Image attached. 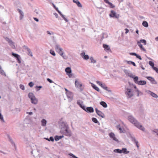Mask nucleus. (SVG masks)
<instances>
[{
	"label": "nucleus",
	"mask_w": 158,
	"mask_h": 158,
	"mask_svg": "<svg viewBox=\"0 0 158 158\" xmlns=\"http://www.w3.org/2000/svg\"><path fill=\"white\" fill-rule=\"evenodd\" d=\"M128 119L131 123L134 124L137 127L143 131H144L145 129L143 127L140 125V123L133 116H129L128 117Z\"/></svg>",
	"instance_id": "nucleus-1"
},
{
	"label": "nucleus",
	"mask_w": 158,
	"mask_h": 158,
	"mask_svg": "<svg viewBox=\"0 0 158 158\" xmlns=\"http://www.w3.org/2000/svg\"><path fill=\"white\" fill-rule=\"evenodd\" d=\"M142 43H143V45H146L147 44L146 40H145L142 39L140 40L139 41H138L137 42V44L139 46L140 49L143 51L145 52L146 51V50L143 46Z\"/></svg>",
	"instance_id": "nucleus-2"
},
{
	"label": "nucleus",
	"mask_w": 158,
	"mask_h": 158,
	"mask_svg": "<svg viewBox=\"0 0 158 158\" xmlns=\"http://www.w3.org/2000/svg\"><path fill=\"white\" fill-rule=\"evenodd\" d=\"M28 97L31 99L32 103L34 104H36L37 103L38 100L32 93H30L28 94Z\"/></svg>",
	"instance_id": "nucleus-3"
},
{
	"label": "nucleus",
	"mask_w": 158,
	"mask_h": 158,
	"mask_svg": "<svg viewBox=\"0 0 158 158\" xmlns=\"http://www.w3.org/2000/svg\"><path fill=\"white\" fill-rule=\"evenodd\" d=\"M55 50L56 51L58 52L61 56L63 57V52L62 51V49L58 45H56V46Z\"/></svg>",
	"instance_id": "nucleus-4"
},
{
	"label": "nucleus",
	"mask_w": 158,
	"mask_h": 158,
	"mask_svg": "<svg viewBox=\"0 0 158 158\" xmlns=\"http://www.w3.org/2000/svg\"><path fill=\"white\" fill-rule=\"evenodd\" d=\"M125 94L129 98H131L133 95V94L131 92V89H126Z\"/></svg>",
	"instance_id": "nucleus-5"
},
{
	"label": "nucleus",
	"mask_w": 158,
	"mask_h": 158,
	"mask_svg": "<svg viewBox=\"0 0 158 158\" xmlns=\"http://www.w3.org/2000/svg\"><path fill=\"white\" fill-rule=\"evenodd\" d=\"M110 16L111 17L118 19L119 17V15L117 14L114 11L112 10L111 11L110 14Z\"/></svg>",
	"instance_id": "nucleus-6"
},
{
	"label": "nucleus",
	"mask_w": 158,
	"mask_h": 158,
	"mask_svg": "<svg viewBox=\"0 0 158 158\" xmlns=\"http://www.w3.org/2000/svg\"><path fill=\"white\" fill-rule=\"evenodd\" d=\"M65 71L66 74L68 75L69 77H71L73 76V74L71 73L72 71L70 67H67L65 69Z\"/></svg>",
	"instance_id": "nucleus-7"
},
{
	"label": "nucleus",
	"mask_w": 158,
	"mask_h": 158,
	"mask_svg": "<svg viewBox=\"0 0 158 158\" xmlns=\"http://www.w3.org/2000/svg\"><path fill=\"white\" fill-rule=\"evenodd\" d=\"M67 98L69 100L72 101L73 99V94L72 92L69 91L66 94Z\"/></svg>",
	"instance_id": "nucleus-8"
},
{
	"label": "nucleus",
	"mask_w": 158,
	"mask_h": 158,
	"mask_svg": "<svg viewBox=\"0 0 158 158\" xmlns=\"http://www.w3.org/2000/svg\"><path fill=\"white\" fill-rule=\"evenodd\" d=\"M109 135L110 137L113 139L114 141H115L116 142H118V140L115 137V135L112 132L110 133L109 134Z\"/></svg>",
	"instance_id": "nucleus-9"
},
{
	"label": "nucleus",
	"mask_w": 158,
	"mask_h": 158,
	"mask_svg": "<svg viewBox=\"0 0 158 158\" xmlns=\"http://www.w3.org/2000/svg\"><path fill=\"white\" fill-rule=\"evenodd\" d=\"M12 55L15 57L16 58L18 63H21L20 57V56L18 54L15 53L13 52L12 53Z\"/></svg>",
	"instance_id": "nucleus-10"
},
{
	"label": "nucleus",
	"mask_w": 158,
	"mask_h": 158,
	"mask_svg": "<svg viewBox=\"0 0 158 158\" xmlns=\"http://www.w3.org/2000/svg\"><path fill=\"white\" fill-rule=\"evenodd\" d=\"M75 85L78 88H80L81 89H82V84L80 83L77 80H76L75 82Z\"/></svg>",
	"instance_id": "nucleus-11"
},
{
	"label": "nucleus",
	"mask_w": 158,
	"mask_h": 158,
	"mask_svg": "<svg viewBox=\"0 0 158 158\" xmlns=\"http://www.w3.org/2000/svg\"><path fill=\"white\" fill-rule=\"evenodd\" d=\"M96 112L97 114L99 116L103 118L104 116V114L102 113L101 111L98 110L97 108H96L95 109Z\"/></svg>",
	"instance_id": "nucleus-12"
},
{
	"label": "nucleus",
	"mask_w": 158,
	"mask_h": 158,
	"mask_svg": "<svg viewBox=\"0 0 158 158\" xmlns=\"http://www.w3.org/2000/svg\"><path fill=\"white\" fill-rule=\"evenodd\" d=\"M146 78L148 79L152 83L154 84H156L157 83V82L152 77H147Z\"/></svg>",
	"instance_id": "nucleus-13"
},
{
	"label": "nucleus",
	"mask_w": 158,
	"mask_h": 158,
	"mask_svg": "<svg viewBox=\"0 0 158 158\" xmlns=\"http://www.w3.org/2000/svg\"><path fill=\"white\" fill-rule=\"evenodd\" d=\"M103 47L104 48L105 51L107 52H111V50L110 49V48L108 45L106 44H103Z\"/></svg>",
	"instance_id": "nucleus-14"
},
{
	"label": "nucleus",
	"mask_w": 158,
	"mask_h": 158,
	"mask_svg": "<svg viewBox=\"0 0 158 158\" xmlns=\"http://www.w3.org/2000/svg\"><path fill=\"white\" fill-rule=\"evenodd\" d=\"M82 108L83 109H84L85 111H86L87 112H89L90 113H92V112H94V110L93 108L92 107H87L86 108V110L83 107H82Z\"/></svg>",
	"instance_id": "nucleus-15"
},
{
	"label": "nucleus",
	"mask_w": 158,
	"mask_h": 158,
	"mask_svg": "<svg viewBox=\"0 0 158 158\" xmlns=\"http://www.w3.org/2000/svg\"><path fill=\"white\" fill-rule=\"evenodd\" d=\"M25 47V48L26 49L27 51L28 52V54L31 56H32V52H31V50L30 49H29L28 48H27V46H24Z\"/></svg>",
	"instance_id": "nucleus-16"
},
{
	"label": "nucleus",
	"mask_w": 158,
	"mask_h": 158,
	"mask_svg": "<svg viewBox=\"0 0 158 158\" xmlns=\"http://www.w3.org/2000/svg\"><path fill=\"white\" fill-rule=\"evenodd\" d=\"M137 84L140 85H143L146 84V82L145 81H139Z\"/></svg>",
	"instance_id": "nucleus-17"
},
{
	"label": "nucleus",
	"mask_w": 158,
	"mask_h": 158,
	"mask_svg": "<svg viewBox=\"0 0 158 158\" xmlns=\"http://www.w3.org/2000/svg\"><path fill=\"white\" fill-rule=\"evenodd\" d=\"M73 2L76 3L78 7H82V5L81 4L80 2L78 0H73Z\"/></svg>",
	"instance_id": "nucleus-18"
},
{
	"label": "nucleus",
	"mask_w": 158,
	"mask_h": 158,
	"mask_svg": "<svg viewBox=\"0 0 158 158\" xmlns=\"http://www.w3.org/2000/svg\"><path fill=\"white\" fill-rule=\"evenodd\" d=\"M104 1L105 2L110 5L111 8H114V6L111 2H109L108 0H104Z\"/></svg>",
	"instance_id": "nucleus-19"
},
{
	"label": "nucleus",
	"mask_w": 158,
	"mask_h": 158,
	"mask_svg": "<svg viewBox=\"0 0 158 158\" xmlns=\"http://www.w3.org/2000/svg\"><path fill=\"white\" fill-rule=\"evenodd\" d=\"M149 94L154 98L158 97V96L157 95V94L152 92L149 91Z\"/></svg>",
	"instance_id": "nucleus-20"
},
{
	"label": "nucleus",
	"mask_w": 158,
	"mask_h": 158,
	"mask_svg": "<svg viewBox=\"0 0 158 158\" xmlns=\"http://www.w3.org/2000/svg\"><path fill=\"white\" fill-rule=\"evenodd\" d=\"M92 86L94 89L96 90L98 92L99 91V89L98 87L96 86L95 85L92 84Z\"/></svg>",
	"instance_id": "nucleus-21"
},
{
	"label": "nucleus",
	"mask_w": 158,
	"mask_h": 158,
	"mask_svg": "<svg viewBox=\"0 0 158 158\" xmlns=\"http://www.w3.org/2000/svg\"><path fill=\"white\" fill-rule=\"evenodd\" d=\"M100 104L103 107L106 108L107 107V105L106 103L103 101L101 102L100 103Z\"/></svg>",
	"instance_id": "nucleus-22"
},
{
	"label": "nucleus",
	"mask_w": 158,
	"mask_h": 158,
	"mask_svg": "<svg viewBox=\"0 0 158 158\" xmlns=\"http://www.w3.org/2000/svg\"><path fill=\"white\" fill-rule=\"evenodd\" d=\"M8 42L9 44L12 47V48H15V46L14 45V43L11 40H9Z\"/></svg>",
	"instance_id": "nucleus-23"
},
{
	"label": "nucleus",
	"mask_w": 158,
	"mask_h": 158,
	"mask_svg": "<svg viewBox=\"0 0 158 158\" xmlns=\"http://www.w3.org/2000/svg\"><path fill=\"white\" fill-rule=\"evenodd\" d=\"M122 151V153H124L125 154H127L129 153L128 151H127V149L126 148H123L122 150H121Z\"/></svg>",
	"instance_id": "nucleus-24"
},
{
	"label": "nucleus",
	"mask_w": 158,
	"mask_h": 158,
	"mask_svg": "<svg viewBox=\"0 0 158 158\" xmlns=\"http://www.w3.org/2000/svg\"><path fill=\"white\" fill-rule=\"evenodd\" d=\"M42 125L43 126H45L46 125V121L45 119H43L41 121Z\"/></svg>",
	"instance_id": "nucleus-25"
},
{
	"label": "nucleus",
	"mask_w": 158,
	"mask_h": 158,
	"mask_svg": "<svg viewBox=\"0 0 158 158\" xmlns=\"http://www.w3.org/2000/svg\"><path fill=\"white\" fill-rule=\"evenodd\" d=\"M65 134L66 135L68 136H70L71 135L70 132L68 131L67 129H66L65 130Z\"/></svg>",
	"instance_id": "nucleus-26"
},
{
	"label": "nucleus",
	"mask_w": 158,
	"mask_h": 158,
	"mask_svg": "<svg viewBox=\"0 0 158 158\" xmlns=\"http://www.w3.org/2000/svg\"><path fill=\"white\" fill-rule=\"evenodd\" d=\"M132 77L134 79V81L135 82V83L137 84V83H138V81H138V77L136 76V77Z\"/></svg>",
	"instance_id": "nucleus-27"
},
{
	"label": "nucleus",
	"mask_w": 158,
	"mask_h": 158,
	"mask_svg": "<svg viewBox=\"0 0 158 158\" xmlns=\"http://www.w3.org/2000/svg\"><path fill=\"white\" fill-rule=\"evenodd\" d=\"M18 10L20 14V18L22 19L23 16V12L19 9H18Z\"/></svg>",
	"instance_id": "nucleus-28"
},
{
	"label": "nucleus",
	"mask_w": 158,
	"mask_h": 158,
	"mask_svg": "<svg viewBox=\"0 0 158 158\" xmlns=\"http://www.w3.org/2000/svg\"><path fill=\"white\" fill-rule=\"evenodd\" d=\"M117 128L119 130V131H120V133L123 132V130L122 128H121L120 125H118V126H116Z\"/></svg>",
	"instance_id": "nucleus-29"
},
{
	"label": "nucleus",
	"mask_w": 158,
	"mask_h": 158,
	"mask_svg": "<svg viewBox=\"0 0 158 158\" xmlns=\"http://www.w3.org/2000/svg\"><path fill=\"white\" fill-rule=\"evenodd\" d=\"M62 136L56 135L55 136V139L56 141H57L62 138Z\"/></svg>",
	"instance_id": "nucleus-30"
},
{
	"label": "nucleus",
	"mask_w": 158,
	"mask_h": 158,
	"mask_svg": "<svg viewBox=\"0 0 158 158\" xmlns=\"http://www.w3.org/2000/svg\"><path fill=\"white\" fill-rule=\"evenodd\" d=\"M142 25L145 27H148V24L146 21H143L142 23Z\"/></svg>",
	"instance_id": "nucleus-31"
},
{
	"label": "nucleus",
	"mask_w": 158,
	"mask_h": 158,
	"mask_svg": "<svg viewBox=\"0 0 158 158\" xmlns=\"http://www.w3.org/2000/svg\"><path fill=\"white\" fill-rule=\"evenodd\" d=\"M0 73H1L2 75H4L5 76H6V74H5V73L4 71L2 69V68H1L0 69Z\"/></svg>",
	"instance_id": "nucleus-32"
},
{
	"label": "nucleus",
	"mask_w": 158,
	"mask_h": 158,
	"mask_svg": "<svg viewBox=\"0 0 158 158\" xmlns=\"http://www.w3.org/2000/svg\"><path fill=\"white\" fill-rule=\"evenodd\" d=\"M114 152H117L120 153H122V151H121V150H120L119 149H115L114 150Z\"/></svg>",
	"instance_id": "nucleus-33"
},
{
	"label": "nucleus",
	"mask_w": 158,
	"mask_h": 158,
	"mask_svg": "<svg viewBox=\"0 0 158 158\" xmlns=\"http://www.w3.org/2000/svg\"><path fill=\"white\" fill-rule=\"evenodd\" d=\"M92 120L93 122L96 123H97L98 122L97 119L95 118H92Z\"/></svg>",
	"instance_id": "nucleus-34"
},
{
	"label": "nucleus",
	"mask_w": 158,
	"mask_h": 158,
	"mask_svg": "<svg viewBox=\"0 0 158 158\" xmlns=\"http://www.w3.org/2000/svg\"><path fill=\"white\" fill-rule=\"evenodd\" d=\"M90 60L91 63H95L96 62V61L94 60L93 58L92 57H90Z\"/></svg>",
	"instance_id": "nucleus-35"
},
{
	"label": "nucleus",
	"mask_w": 158,
	"mask_h": 158,
	"mask_svg": "<svg viewBox=\"0 0 158 158\" xmlns=\"http://www.w3.org/2000/svg\"><path fill=\"white\" fill-rule=\"evenodd\" d=\"M149 64L150 66H152L153 69V67H154V63L152 61H149Z\"/></svg>",
	"instance_id": "nucleus-36"
},
{
	"label": "nucleus",
	"mask_w": 158,
	"mask_h": 158,
	"mask_svg": "<svg viewBox=\"0 0 158 158\" xmlns=\"http://www.w3.org/2000/svg\"><path fill=\"white\" fill-rule=\"evenodd\" d=\"M47 140L50 141V140L51 141H53L54 140V138L52 137H50L49 139L48 138H46V139Z\"/></svg>",
	"instance_id": "nucleus-37"
},
{
	"label": "nucleus",
	"mask_w": 158,
	"mask_h": 158,
	"mask_svg": "<svg viewBox=\"0 0 158 158\" xmlns=\"http://www.w3.org/2000/svg\"><path fill=\"white\" fill-rule=\"evenodd\" d=\"M84 59L88 60L89 59V56L87 55H85L83 58Z\"/></svg>",
	"instance_id": "nucleus-38"
},
{
	"label": "nucleus",
	"mask_w": 158,
	"mask_h": 158,
	"mask_svg": "<svg viewBox=\"0 0 158 158\" xmlns=\"http://www.w3.org/2000/svg\"><path fill=\"white\" fill-rule=\"evenodd\" d=\"M50 53L53 56H55L56 55L55 52L52 50H50Z\"/></svg>",
	"instance_id": "nucleus-39"
},
{
	"label": "nucleus",
	"mask_w": 158,
	"mask_h": 158,
	"mask_svg": "<svg viewBox=\"0 0 158 158\" xmlns=\"http://www.w3.org/2000/svg\"><path fill=\"white\" fill-rule=\"evenodd\" d=\"M100 86L105 89L107 90V88L106 87V85L105 84H102V85H101Z\"/></svg>",
	"instance_id": "nucleus-40"
},
{
	"label": "nucleus",
	"mask_w": 158,
	"mask_h": 158,
	"mask_svg": "<svg viewBox=\"0 0 158 158\" xmlns=\"http://www.w3.org/2000/svg\"><path fill=\"white\" fill-rule=\"evenodd\" d=\"M0 119H1V120L3 122H4V120L3 118V116L0 113Z\"/></svg>",
	"instance_id": "nucleus-41"
},
{
	"label": "nucleus",
	"mask_w": 158,
	"mask_h": 158,
	"mask_svg": "<svg viewBox=\"0 0 158 158\" xmlns=\"http://www.w3.org/2000/svg\"><path fill=\"white\" fill-rule=\"evenodd\" d=\"M128 62L129 63H129V64H132L134 66H136V64L134 62L131 61H129Z\"/></svg>",
	"instance_id": "nucleus-42"
},
{
	"label": "nucleus",
	"mask_w": 158,
	"mask_h": 158,
	"mask_svg": "<svg viewBox=\"0 0 158 158\" xmlns=\"http://www.w3.org/2000/svg\"><path fill=\"white\" fill-rule=\"evenodd\" d=\"M20 88L22 90H24L25 89L24 86L23 85H20Z\"/></svg>",
	"instance_id": "nucleus-43"
},
{
	"label": "nucleus",
	"mask_w": 158,
	"mask_h": 158,
	"mask_svg": "<svg viewBox=\"0 0 158 158\" xmlns=\"http://www.w3.org/2000/svg\"><path fill=\"white\" fill-rule=\"evenodd\" d=\"M153 69L155 70L157 73H158V68L155 67H153Z\"/></svg>",
	"instance_id": "nucleus-44"
},
{
	"label": "nucleus",
	"mask_w": 158,
	"mask_h": 158,
	"mask_svg": "<svg viewBox=\"0 0 158 158\" xmlns=\"http://www.w3.org/2000/svg\"><path fill=\"white\" fill-rule=\"evenodd\" d=\"M153 131L156 133L157 135H158V129H154Z\"/></svg>",
	"instance_id": "nucleus-45"
},
{
	"label": "nucleus",
	"mask_w": 158,
	"mask_h": 158,
	"mask_svg": "<svg viewBox=\"0 0 158 158\" xmlns=\"http://www.w3.org/2000/svg\"><path fill=\"white\" fill-rule=\"evenodd\" d=\"M134 141L137 147L138 148L139 147V146L138 145V142L135 139Z\"/></svg>",
	"instance_id": "nucleus-46"
},
{
	"label": "nucleus",
	"mask_w": 158,
	"mask_h": 158,
	"mask_svg": "<svg viewBox=\"0 0 158 158\" xmlns=\"http://www.w3.org/2000/svg\"><path fill=\"white\" fill-rule=\"evenodd\" d=\"M97 83L99 85L101 86V85H102V83L100 81H96Z\"/></svg>",
	"instance_id": "nucleus-47"
},
{
	"label": "nucleus",
	"mask_w": 158,
	"mask_h": 158,
	"mask_svg": "<svg viewBox=\"0 0 158 158\" xmlns=\"http://www.w3.org/2000/svg\"><path fill=\"white\" fill-rule=\"evenodd\" d=\"M29 85L31 87H32L34 85V84L32 82H30L29 83Z\"/></svg>",
	"instance_id": "nucleus-48"
},
{
	"label": "nucleus",
	"mask_w": 158,
	"mask_h": 158,
	"mask_svg": "<svg viewBox=\"0 0 158 158\" xmlns=\"http://www.w3.org/2000/svg\"><path fill=\"white\" fill-rule=\"evenodd\" d=\"M136 92H137L138 93V96L139 95V94H142L141 93V92H140L139 91V90H138V89H137L136 90Z\"/></svg>",
	"instance_id": "nucleus-49"
},
{
	"label": "nucleus",
	"mask_w": 158,
	"mask_h": 158,
	"mask_svg": "<svg viewBox=\"0 0 158 158\" xmlns=\"http://www.w3.org/2000/svg\"><path fill=\"white\" fill-rule=\"evenodd\" d=\"M56 10L58 11V12L61 15V16L63 15V14H62V13H61V12L60 11H59L58 10V9L57 8L56 9Z\"/></svg>",
	"instance_id": "nucleus-50"
},
{
	"label": "nucleus",
	"mask_w": 158,
	"mask_h": 158,
	"mask_svg": "<svg viewBox=\"0 0 158 158\" xmlns=\"http://www.w3.org/2000/svg\"><path fill=\"white\" fill-rule=\"evenodd\" d=\"M136 56V57L137 58L139 59V60H141L142 59V58H141V56L139 55H138L137 54V55Z\"/></svg>",
	"instance_id": "nucleus-51"
},
{
	"label": "nucleus",
	"mask_w": 158,
	"mask_h": 158,
	"mask_svg": "<svg viewBox=\"0 0 158 158\" xmlns=\"http://www.w3.org/2000/svg\"><path fill=\"white\" fill-rule=\"evenodd\" d=\"M47 32L48 34H49V35H51V34L53 35L54 34V33L52 32H50L48 31H47Z\"/></svg>",
	"instance_id": "nucleus-52"
},
{
	"label": "nucleus",
	"mask_w": 158,
	"mask_h": 158,
	"mask_svg": "<svg viewBox=\"0 0 158 158\" xmlns=\"http://www.w3.org/2000/svg\"><path fill=\"white\" fill-rule=\"evenodd\" d=\"M47 80L50 83H52L53 82L52 81V80H51L49 78H47Z\"/></svg>",
	"instance_id": "nucleus-53"
},
{
	"label": "nucleus",
	"mask_w": 158,
	"mask_h": 158,
	"mask_svg": "<svg viewBox=\"0 0 158 158\" xmlns=\"http://www.w3.org/2000/svg\"><path fill=\"white\" fill-rule=\"evenodd\" d=\"M130 55H133V56H136L137 55V54L135 53H130Z\"/></svg>",
	"instance_id": "nucleus-54"
},
{
	"label": "nucleus",
	"mask_w": 158,
	"mask_h": 158,
	"mask_svg": "<svg viewBox=\"0 0 158 158\" xmlns=\"http://www.w3.org/2000/svg\"><path fill=\"white\" fill-rule=\"evenodd\" d=\"M62 18H63L65 20L66 22H68V20H67V19L64 17V16L63 15L62 16Z\"/></svg>",
	"instance_id": "nucleus-55"
},
{
	"label": "nucleus",
	"mask_w": 158,
	"mask_h": 158,
	"mask_svg": "<svg viewBox=\"0 0 158 158\" xmlns=\"http://www.w3.org/2000/svg\"><path fill=\"white\" fill-rule=\"evenodd\" d=\"M85 55V52H82L81 54V55L82 57V58H83V56H84Z\"/></svg>",
	"instance_id": "nucleus-56"
},
{
	"label": "nucleus",
	"mask_w": 158,
	"mask_h": 158,
	"mask_svg": "<svg viewBox=\"0 0 158 158\" xmlns=\"http://www.w3.org/2000/svg\"><path fill=\"white\" fill-rule=\"evenodd\" d=\"M125 30L126 31V32H125V33L126 34H127V33L128 32H129V30L127 29V28H126Z\"/></svg>",
	"instance_id": "nucleus-57"
},
{
	"label": "nucleus",
	"mask_w": 158,
	"mask_h": 158,
	"mask_svg": "<svg viewBox=\"0 0 158 158\" xmlns=\"http://www.w3.org/2000/svg\"><path fill=\"white\" fill-rule=\"evenodd\" d=\"M34 19L37 22H38L39 21V19L36 18H34Z\"/></svg>",
	"instance_id": "nucleus-58"
},
{
	"label": "nucleus",
	"mask_w": 158,
	"mask_h": 158,
	"mask_svg": "<svg viewBox=\"0 0 158 158\" xmlns=\"http://www.w3.org/2000/svg\"><path fill=\"white\" fill-rule=\"evenodd\" d=\"M65 91H66V94L67 93H68V92H69V91L68 90H67L66 88H65Z\"/></svg>",
	"instance_id": "nucleus-59"
},
{
	"label": "nucleus",
	"mask_w": 158,
	"mask_h": 158,
	"mask_svg": "<svg viewBox=\"0 0 158 158\" xmlns=\"http://www.w3.org/2000/svg\"><path fill=\"white\" fill-rule=\"evenodd\" d=\"M54 15H55L56 17V18H57L58 17V15L57 14H56V13H55L54 14Z\"/></svg>",
	"instance_id": "nucleus-60"
},
{
	"label": "nucleus",
	"mask_w": 158,
	"mask_h": 158,
	"mask_svg": "<svg viewBox=\"0 0 158 158\" xmlns=\"http://www.w3.org/2000/svg\"><path fill=\"white\" fill-rule=\"evenodd\" d=\"M27 113L30 115H31L32 114V112H27Z\"/></svg>",
	"instance_id": "nucleus-61"
},
{
	"label": "nucleus",
	"mask_w": 158,
	"mask_h": 158,
	"mask_svg": "<svg viewBox=\"0 0 158 158\" xmlns=\"http://www.w3.org/2000/svg\"><path fill=\"white\" fill-rule=\"evenodd\" d=\"M155 40H157L158 41V36L156 37V38H155Z\"/></svg>",
	"instance_id": "nucleus-62"
},
{
	"label": "nucleus",
	"mask_w": 158,
	"mask_h": 158,
	"mask_svg": "<svg viewBox=\"0 0 158 158\" xmlns=\"http://www.w3.org/2000/svg\"><path fill=\"white\" fill-rule=\"evenodd\" d=\"M138 32H139L138 30H137L136 31V33H137V34H138Z\"/></svg>",
	"instance_id": "nucleus-63"
},
{
	"label": "nucleus",
	"mask_w": 158,
	"mask_h": 158,
	"mask_svg": "<svg viewBox=\"0 0 158 158\" xmlns=\"http://www.w3.org/2000/svg\"><path fill=\"white\" fill-rule=\"evenodd\" d=\"M37 87H38L40 89L42 88V86H37Z\"/></svg>",
	"instance_id": "nucleus-64"
}]
</instances>
